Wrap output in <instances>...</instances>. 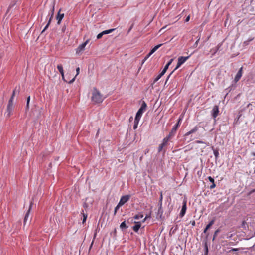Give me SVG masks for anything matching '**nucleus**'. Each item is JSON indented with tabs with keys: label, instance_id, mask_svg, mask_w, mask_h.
Masks as SVG:
<instances>
[{
	"label": "nucleus",
	"instance_id": "1",
	"mask_svg": "<svg viewBox=\"0 0 255 255\" xmlns=\"http://www.w3.org/2000/svg\"><path fill=\"white\" fill-rule=\"evenodd\" d=\"M91 100L95 103H101L104 100L102 95L96 88H94L93 89Z\"/></svg>",
	"mask_w": 255,
	"mask_h": 255
},
{
	"label": "nucleus",
	"instance_id": "2",
	"mask_svg": "<svg viewBox=\"0 0 255 255\" xmlns=\"http://www.w3.org/2000/svg\"><path fill=\"white\" fill-rule=\"evenodd\" d=\"M147 108V104L145 103V101H143L141 106L139 108V109L138 110L136 116L135 118L137 119H140L143 113L145 111Z\"/></svg>",
	"mask_w": 255,
	"mask_h": 255
},
{
	"label": "nucleus",
	"instance_id": "3",
	"mask_svg": "<svg viewBox=\"0 0 255 255\" xmlns=\"http://www.w3.org/2000/svg\"><path fill=\"white\" fill-rule=\"evenodd\" d=\"M14 109V105H13V101L12 100V99H9L7 106V109H6V117H10L11 115L12 112Z\"/></svg>",
	"mask_w": 255,
	"mask_h": 255
},
{
	"label": "nucleus",
	"instance_id": "4",
	"mask_svg": "<svg viewBox=\"0 0 255 255\" xmlns=\"http://www.w3.org/2000/svg\"><path fill=\"white\" fill-rule=\"evenodd\" d=\"M181 121H182V119L181 118H180L178 120V122L174 126L171 131L170 132V133L168 135L170 137H171L172 138V137H173L175 135V133L177 131V129L181 124Z\"/></svg>",
	"mask_w": 255,
	"mask_h": 255
},
{
	"label": "nucleus",
	"instance_id": "5",
	"mask_svg": "<svg viewBox=\"0 0 255 255\" xmlns=\"http://www.w3.org/2000/svg\"><path fill=\"white\" fill-rule=\"evenodd\" d=\"M189 56L183 57L181 56L179 57L178 59V62L176 67H175L174 70L177 69L180 66L183 64L188 58Z\"/></svg>",
	"mask_w": 255,
	"mask_h": 255
},
{
	"label": "nucleus",
	"instance_id": "6",
	"mask_svg": "<svg viewBox=\"0 0 255 255\" xmlns=\"http://www.w3.org/2000/svg\"><path fill=\"white\" fill-rule=\"evenodd\" d=\"M89 40H87L85 42L79 45L76 49V53L77 54L80 53L81 51H83L85 49V46L88 43Z\"/></svg>",
	"mask_w": 255,
	"mask_h": 255
},
{
	"label": "nucleus",
	"instance_id": "7",
	"mask_svg": "<svg viewBox=\"0 0 255 255\" xmlns=\"http://www.w3.org/2000/svg\"><path fill=\"white\" fill-rule=\"evenodd\" d=\"M130 197V195L123 196L121 198L120 201L118 203V204H119V205L121 206H123L124 204H125L129 200Z\"/></svg>",
	"mask_w": 255,
	"mask_h": 255
},
{
	"label": "nucleus",
	"instance_id": "8",
	"mask_svg": "<svg viewBox=\"0 0 255 255\" xmlns=\"http://www.w3.org/2000/svg\"><path fill=\"white\" fill-rule=\"evenodd\" d=\"M54 5H53L52 7V8H51V15L49 18V21L48 22V23L47 24V25L45 26V27H44V28L43 29V30L42 31L41 33H43L47 28L48 27H49L50 24V22L51 21V20L53 18V14H54Z\"/></svg>",
	"mask_w": 255,
	"mask_h": 255
},
{
	"label": "nucleus",
	"instance_id": "9",
	"mask_svg": "<svg viewBox=\"0 0 255 255\" xmlns=\"http://www.w3.org/2000/svg\"><path fill=\"white\" fill-rule=\"evenodd\" d=\"M219 110L218 106H217V105L214 106L212 109V117L214 119L216 118L219 115Z\"/></svg>",
	"mask_w": 255,
	"mask_h": 255
},
{
	"label": "nucleus",
	"instance_id": "10",
	"mask_svg": "<svg viewBox=\"0 0 255 255\" xmlns=\"http://www.w3.org/2000/svg\"><path fill=\"white\" fill-rule=\"evenodd\" d=\"M186 203H187L186 200H184V201L183 202V205H182V209H181V212L180 213V216L181 217H183L184 216L185 213H186V209H187Z\"/></svg>",
	"mask_w": 255,
	"mask_h": 255
},
{
	"label": "nucleus",
	"instance_id": "11",
	"mask_svg": "<svg viewBox=\"0 0 255 255\" xmlns=\"http://www.w3.org/2000/svg\"><path fill=\"white\" fill-rule=\"evenodd\" d=\"M242 70L243 67H241L235 77L234 81L235 83L237 82L241 78L242 75Z\"/></svg>",
	"mask_w": 255,
	"mask_h": 255
},
{
	"label": "nucleus",
	"instance_id": "12",
	"mask_svg": "<svg viewBox=\"0 0 255 255\" xmlns=\"http://www.w3.org/2000/svg\"><path fill=\"white\" fill-rule=\"evenodd\" d=\"M61 10H59V11L58 12V14L56 16V19L58 20L57 23L58 24H60L61 23V21L63 18L64 16V13H60Z\"/></svg>",
	"mask_w": 255,
	"mask_h": 255
},
{
	"label": "nucleus",
	"instance_id": "13",
	"mask_svg": "<svg viewBox=\"0 0 255 255\" xmlns=\"http://www.w3.org/2000/svg\"><path fill=\"white\" fill-rule=\"evenodd\" d=\"M162 45V44H160L155 46L154 48H153L150 52L147 55V57H150L153 53H154L159 47H160Z\"/></svg>",
	"mask_w": 255,
	"mask_h": 255
},
{
	"label": "nucleus",
	"instance_id": "14",
	"mask_svg": "<svg viewBox=\"0 0 255 255\" xmlns=\"http://www.w3.org/2000/svg\"><path fill=\"white\" fill-rule=\"evenodd\" d=\"M135 225L133 227V230L135 232H137L141 227V223L140 222H135Z\"/></svg>",
	"mask_w": 255,
	"mask_h": 255
},
{
	"label": "nucleus",
	"instance_id": "15",
	"mask_svg": "<svg viewBox=\"0 0 255 255\" xmlns=\"http://www.w3.org/2000/svg\"><path fill=\"white\" fill-rule=\"evenodd\" d=\"M57 68L58 71H59V72L60 73V74L62 76V79H64V70H63V66H62V64H58L57 65Z\"/></svg>",
	"mask_w": 255,
	"mask_h": 255
},
{
	"label": "nucleus",
	"instance_id": "16",
	"mask_svg": "<svg viewBox=\"0 0 255 255\" xmlns=\"http://www.w3.org/2000/svg\"><path fill=\"white\" fill-rule=\"evenodd\" d=\"M172 137H170L169 135L167 136L165 138L163 139L161 144L163 145L164 147L167 146L168 144V141Z\"/></svg>",
	"mask_w": 255,
	"mask_h": 255
},
{
	"label": "nucleus",
	"instance_id": "17",
	"mask_svg": "<svg viewBox=\"0 0 255 255\" xmlns=\"http://www.w3.org/2000/svg\"><path fill=\"white\" fill-rule=\"evenodd\" d=\"M215 222V219H212L209 223L206 226L204 230V233H206L207 230L214 224Z\"/></svg>",
	"mask_w": 255,
	"mask_h": 255
},
{
	"label": "nucleus",
	"instance_id": "18",
	"mask_svg": "<svg viewBox=\"0 0 255 255\" xmlns=\"http://www.w3.org/2000/svg\"><path fill=\"white\" fill-rule=\"evenodd\" d=\"M198 130V127L197 126H195L192 129H191L189 131L187 132L185 134V136H188V135L196 132Z\"/></svg>",
	"mask_w": 255,
	"mask_h": 255
},
{
	"label": "nucleus",
	"instance_id": "19",
	"mask_svg": "<svg viewBox=\"0 0 255 255\" xmlns=\"http://www.w3.org/2000/svg\"><path fill=\"white\" fill-rule=\"evenodd\" d=\"M32 203H31L30 205V206H29V208L28 209V210L27 211L25 216V217H24V224H26V222L27 221V220L29 217V213L30 212V210H31V206H32Z\"/></svg>",
	"mask_w": 255,
	"mask_h": 255
},
{
	"label": "nucleus",
	"instance_id": "20",
	"mask_svg": "<svg viewBox=\"0 0 255 255\" xmlns=\"http://www.w3.org/2000/svg\"><path fill=\"white\" fill-rule=\"evenodd\" d=\"M139 120H140L139 119H136L135 118L134 122V125H133V129H135L137 128Z\"/></svg>",
	"mask_w": 255,
	"mask_h": 255
},
{
	"label": "nucleus",
	"instance_id": "21",
	"mask_svg": "<svg viewBox=\"0 0 255 255\" xmlns=\"http://www.w3.org/2000/svg\"><path fill=\"white\" fill-rule=\"evenodd\" d=\"M114 30H115V29H109V30H107L103 31L102 32L103 35H104V34H109V33H111Z\"/></svg>",
	"mask_w": 255,
	"mask_h": 255
},
{
	"label": "nucleus",
	"instance_id": "22",
	"mask_svg": "<svg viewBox=\"0 0 255 255\" xmlns=\"http://www.w3.org/2000/svg\"><path fill=\"white\" fill-rule=\"evenodd\" d=\"M173 61V59H171L169 60V61L166 64L165 66L164 67V69H166V70L168 69V67L171 64Z\"/></svg>",
	"mask_w": 255,
	"mask_h": 255
},
{
	"label": "nucleus",
	"instance_id": "23",
	"mask_svg": "<svg viewBox=\"0 0 255 255\" xmlns=\"http://www.w3.org/2000/svg\"><path fill=\"white\" fill-rule=\"evenodd\" d=\"M79 72H80V68H79V67H77L76 68V73H77L76 75L70 81V83L73 82L75 81L76 76L79 74Z\"/></svg>",
	"mask_w": 255,
	"mask_h": 255
},
{
	"label": "nucleus",
	"instance_id": "24",
	"mask_svg": "<svg viewBox=\"0 0 255 255\" xmlns=\"http://www.w3.org/2000/svg\"><path fill=\"white\" fill-rule=\"evenodd\" d=\"M143 217V215L142 213H139L138 214L135 215L134 217L135 219H139Z\"/></svg>",
	"mask_w": 255,
	"mask_h": 255
},
{
	"label": "nucleus",
	"instance_id": "25",
	"mask_svg": "<svg viewBox=\"0 0 255 255\" xmlns=\"http://www.w3.org/2000/svg\"><path fill=\"white\" fill-rule=\"evenodd\" d=\"M120 227L122 229H126L128 228V226L126 225L125 221H123V222H122Z\"/></svg>",
	"mask_w": 255,
	"mask_h": 255
},
{
	"label": "nucleus",
	"instance_id": "26",
	"mask_svg": "<svg viewBox=\"0 0 255 255\" xmlns=\"http://www.w3.org/2000/svg\"><path fill=\"white\" fill-rule=\"evenodd\" d=\"M213 153L216 158H217L219 157V153L218 150L217 149H214L213 150Z\"/></svg>",
	"mask_w": 255,
	"mask_h": 255
},
{
	"label": "nucleus",
	"instance_id": "27",
	"mask_svg": "<svg viewBox=\"0 0 255 255\" xmlns=\"http://www.w3.org/2000/svg\"><path fill=\"white\" fill-rule=\"evenodd\" d=\"M81 213L83 214V216L82 223H83V224H84L86 221V219L87 218V215L86 214H85L84 213L83 211H82V212H81Z\"/></svg>",
	"mask_w": 255,
	"mask_h": 255
},
{
	"label": "nucleus",
	"instance_id": "28",
	"mask_svg": "<svg viewBox=\"0 0 255 255\" xmlns=\"http://www.w3.org/2000/svg\"><path fill=\"white\" fill-rule=\"evenodd\" d=\"M161 77L162 76L159 74L154 80L153 84H155L157 81H158L161 78Z\"/></svg>",
	"mask_w": 255,
	"mask_h": 255
},
{
	"label": "nucleus",
	"instance_id": "29",
	"mask_svg": "<svg viewBox=\"0 0 255 255\" xmlns=\"http://www.w3.org/2000/svg\"><path fill=\"white\" fill-rule=\"evenodd\" d=\"M121 207V206L119 205V204H118V205H117V206L115 208V209H114V214L115 215L117 212V211L120 208V207Z\"/></svg>",
	"mask_w": 255,
	"mask_h": 255
},
{
	"label": "nucleus",
	"instance_id": "30",
	"mask_svg": "<svg viewBox=\"0 0 255 255\" xmlns=\"http://www.w3.org/2000/svg\"><path fill=\"white\" fill-rule=\"evenodd\" d=\"M30 100V97L28 96L27 99V103H26V108L27 109H29V105Z\"/></svg>",
	"mask_w": 255,
	"mask_h": 255
},
{
	"label": "nucleus",
	"instance_id": "31",
	"mask_svg": "<svg viewBox=\"0 0 255 255\" xmlns=\"http://www.w3.org/2000/svg\"><path fill=\"white\" fill-rule=\"evenodd\" d=\"M205 255H207L208 252V247H207V245L206 244H205Z\"/></svg>",
	"mask_w": 255,
	"mask_h": 255
},
{
	"label": "nucleus",
	"instance_id": "32",
	"mask_svg": "<svg viewBox=\"0 0 255 255\" xmlns=\"http://www.w3.org/2000/svg\"><path fill=\"white\" fill-rule=\"evenodd\" d=\"M200 38L199 37V38L197 39V40L195 42V43H194V45H193V47H196L197 46V45H198V42H199V40H200Z\"/></svg>",
	"mask_w": 255,
	"mask_h": 255
},
{
	"label": "nucleus",
	"instance_id": "33",
	"mask_svg": "<svg viewBox=\"0 0 255 255\" xmlns=\"http://www.w3.org/2000/svg\"><path fill=\"white\" fill-rule=\"evenodd\" d=\"M163 147L164 146H163V145L160 144L158 147V152H161Z\"/></svg>",
	"mask_w": 255,
	"mask_h": 255
},
{
	"label": "nucleus",
	"instance_id": "34",
	"mask_svg": "<svg viewBox=\"0 0 255 255\" xmlns=\"http://www.w3.org/2000/svg\"><path fill=\"white\" fill-rule=\"evenodd\" d=\"M208 179H209V181L211 182L212 183H214V179L211 176H209L208 177Z\"/></svg>",
	"mask_w": 255,
	"mask_h": 255
},
{
	"label": "nucleus",
	"instance_id": "35",
	"mask_svg": "<svg viewBox=\"0 0 255 255\" xmlns=\"http://www.w3.org/2000/svg\"><path fill=\"white\" fill-rule=\"evenodd\" d=\"M219 232V230H217L215 232L214 234V236H213V240H214L215 239V238H216V236L217 235V234H218V233Z\"/></svg>",
	"mask_w": 255,
	"mask_h": 255
},
{
	"label": "nucleus",
	"instance_id": "36",
	"mask_svg": "<svg viewBox=\"0 0 255 255\" xmlns=\"http://www.w3.org/2000/svg\"><path fill=\"white\" fill-rule=\"evenodd\" d=\"M103 35V34L102 32H101L97 35V38L98 39H100L102 37Z\"/></svg>",
	"mask_w": 255,
	"mask_h": 255
},
{
	"label": "nucleus",
	"instance_id": "37",
	"mask_svg": "<svg viewBox=\"0 0 255 255\" xmlns=\"http://www.w3.org/2000/svg\"><path fill=\"white\" fill-rule=\"evenodd\" d=\"M218 49H219L218 47H217L215 49H212V50L214 51L213 53L212 54V55H214L217 52V51L218 50Z\"/></svg>",
	"mask_w": 255,
	"mask_h": 255
},
{
	"label": "nucleus",
	"instance_id": "38",
	"mask_svg": "<svg viewBox=\"0 0 255 255\" xmlns=\"http://www.w3.org/2000/svg\"><path fill=\"white\" fill-rule=\"evenodd\" d=\"M15 90H13V93H12V96H11V98H10V99H12V100H13V99H14V96H15Z\"/></svg>",
	"mask_w": 255,
	"mask_h": 255
},
{
	"label": "nucleus",
	"instance_id": "39",
	"mask_svg": "<svg viewBox=\"0 0 255 255\" xmlns=\"http://www.w3.org/2000/svg\"><path fill=\"white\" fill-rule=\"evenodd\" d=\"M166 71L167 70L166 69H163L162 72L160 73V75H161L162 76L165 73Z\"/></svg>",
	"mask_w": 255,
	"mask_h": 255
},
{
	"label": "nucleus",
	"instance_id": "40",
	"mask_svg": "<svg viewBox=\"0 0 255 255\" xmlns=\"http://www.w3.org/2000/svg\"><path fill=\"white\" fill-rule=\"evenodd\" d=\"M166 71L167 70L166 69H163L162 72L160 73V75H161L162 76L165 73Z\"/></svg>",
	"mask_w": 255,
	"mask_h": 255
},
{
	"label": "nucleus",
	"instance_id": "41",
	"mask_svg": "<svg viewBox=\"0 0 255 255\" xmlns=\"http://www.w3.org/2000/svg\"><path fill=\"white\" fill-rule=\"evenodd\" d=\"M216 187V184L215 183L212 184V185L210 186V188L211 189L214 188Z\"/></svg>",
	"mask_w": 255,
	"mask_h": 255
},
{
	"label": "nucleus",
	"instance_id": "42",
	"mask_svg": "<svg viewBox=\"0 0 255 255\" xmlns=\"http://www.w3.org/2000/svg\"><path fill=\"white\" fill-rule=\"evenodd\" d=\"M189 20H190V16L189 15V16H188L186 17V19H185V22H188V21H189Z\"/></svg>",
	"mask_w": 255,
	"mask_h": 255
},
{
	"label": "nucleus",
	"instance_id": "43",
	"mask_svg": "<svg viewBox=\"0 0 255 255\" xmlns=\"http://www.w3.org/2000/svg\"><path fill=\"white\" fill-rule=\"evenodd\" d=\"M196 142L197 143H204V142L203 141H200V140H197V141H196Z\"/></svg>",
	"mask_w": 255,
	"mask_h": 255
},
{
	"label": "nucleus",
	"instance_id": "44",
	"mask_svg": "<svg viewBox=\"0 0 255 255\" xmlns=\"http://www.w3.org/2000/svg\"><path fill=\"white\" fill-rule=\"evenodd\" d=\"M149 57H147V55L145 57L143 61V63Z\"/></svg>",
	"mask_w": 255,
	"mask_h": 255
},
{
	"label": "nucleus",
	"instance_id": "45",
	"mask_svg": "<svg viewBox=\"0 0 255 255\" xmlns=\"http://www.w3.org/2000/svg\"><path fill=\"white\" fill-rule=\"evenodd\" d=\"M148 217L147 216H146L145 217V218L143 219V220L142 221L143 222H145V220L147 219Z\"/></svg>",
	"mask_w": 255,
	"mask_h": 255
},
{
	"label": "nucleus",
	"instance_id": "46",
	"mask_svg": "<svg viewBox=\"0 0 255 255\" xmlns=\"http://www.w3.org/2000/svg\"><path fill=\"white\" fill-rule=\"evenodd\" d=\"M192 225L193 226H195V221H193L192 222Z\"/></svg>",
	"mask_w": 255,
	"mask_h": 255
},
{
	"label": "nucleus",
	"instance_id": "47",
	"mask_svg": "<svg viewBox=\"0 0 255 255\" xmlns=\"http://www.w3.org/2000/svg\"><path fill=\"white\" fill-rule=\"evenodd\" d=\"M169 76H170V75H169V76H168V77H167V79H166V82H165V84H166V83H167V81H168V79L169 78Z\"/></svg>",
	"mask_w": 255,
	"mask_h": 255
},
{
	"label": "nucleus",
	"instance_id": "48",
	"mask_svg": "<svg viewBox=\"0 0 255 255\" xmlns=\"http://www.w3.org/2000/svg\"><path fill=\"white\" fill-rule=\"evenodd\" d=\"M162 193H161V195H160V200H162Z\"/></svg>",
	"mask_w": 255,
	"mask_h": 255
},
{
	"label": "nucleus",
	"instance_id": "49",
	"mask_svg": "<svg viewBox=\"0 0 255 255\" xmlns=\"http://www.w3.org/2000/svg\"><path fill=\"white\" fill-rule=\"evenodd\" d=\"M250 105H251V103H249L247 106V107H249Z\"/></svg>",
	"mask_w": 255,
	"mask_h": 255
},
{
	"label": "nucleus",
	"instance_id": "50",
	"mask_svg": "<svg viewBox=\"0 0 255 255\" xmlns=\"http://www.w3.org/2000/svg\"><path fill=\"white\" fill-rule=\"evenodd\" d=\"M252 40H253V39H251L249 40L247 42L251 41H252Z\"/></svg>",
	"mask_w": 255,
	"mask_h": 255
},
{
	"label": "nucleus",
	"instance_id": "51",
	"mask_svg": "<svg viewBox=\"0 0 255 255\" xmlns=\"http://www.w3.org/2000/svg\"><path fill=\"white\" fill-rule=\"evenodd\" d=\"M2 58V56L0 55V59Z\"/></svg>",
	"mask_w": 255,
	"mask_h": 255
},
{
	"label": "nucleus",
	"instance_id": "52",
	"mask_svg": "<svg viewBox=\"0 0 255 255\" xmlns=\"http://www.w3.org/2000/svg\"><path fill=\"white\" fill-rule=\"evenodd\" d=\"M254 191H255V190H253V192H254Z\"/></svg>",
	"mask_w": 255,
	"mask_h": 255
}]
</instances>
